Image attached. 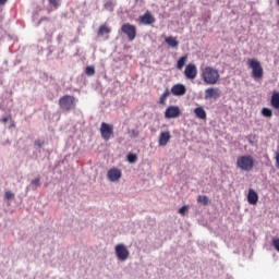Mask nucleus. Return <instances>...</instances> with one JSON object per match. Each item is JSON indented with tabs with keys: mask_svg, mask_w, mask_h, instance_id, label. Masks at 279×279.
<instances>
[{
	"mask_svg": "<svg viewBox=\"0 0 279 279\" xmlns=\"http://www.w3.org/2000/svg\"><path fill=\"white\" fill-rule=\"evenodd\" d=\"M201 80L207 86H215L219 84V80H221V75L219 74V70L213 66H205L201 69Z\"/></svg>",
	"mask_w": 279,
	"mask_h": 279,
	"instance_id": "nucleus-1",
	"label": "nucleus"
},
{
	"mask_svg": "<svg viewBox=\"0 0 279 279\" xmlns=\"http://www.w3.org/2000/svg\"><path fill=\"white\" fill-rule=\"evenodd\" d=\"M248 69H252V77L254 80H263L265 71L263 70V64L258 59H248L247 60Z\"/></svg>",
	"mask_w": 279,
	"mask_h": 279,
	"instance_id": "nucleus-2",
	"label": "nucleus"
},
{
	"mask_svg": "<svg viewBox=\"0 0 279 279\" xmlns=\"http://www.w3.org/2000/svg\"><path fill=\"white\" fill-rule=\"evenodd\" d=\"M77 104V99L71 95H64L59 99V107L63 112H71V110L75 109Z\"/></svg>",
	"mask_w": 279,
	"mask_h": 279,
	"instance_id": "nucleus-3",
	"label": "nucleus"
},
{
	"mask_svg": "<svg viewBox=\"0 0 279 279\" xmlns=\"http://www.w3.org/2000/svg\"><path fill=\"white\" fill-rule=\"evenodd\" d=\"M236 167L242 171H252L254 169V158L250 155L240 156L236 159Z\"/></svg>",
	"mask_w": 279,
	"mask_h": 279,
	"instance_id": "nucleus-4",
	"label": "nucleus"
},
{
	"mask_svg": "<svg viewBox=\"0 0 279 279\" xmlns=\"http://www.w3.org/2000/svg\"><path fill=\"white\" fill-rule=\"evenodd\" d=\"M100 134L104 141H110V138L114 136V126L112 124L102 122L100 125Z\"/></svg>",
	"mask_w": 279,
	"mask_h": 279,
	"instance_id": "nucleus-5",
	"label": "nucleus"
},
{
	"mask_svg": "<svg viewBox=\"0 0 279 279\" xmlns=\"http://www.w3.org/2000/svg\"><path fill=\"white\" fill-rule=\"evenodd\" d=\"M114 250L118 260H122L123 263L130 258V251L125 244H117Z\"/></svg>",
	"mask_w": 279,
	"mask_h": 279,
	"instance_id": "nucleus-6",
	"label": "nucleus"
},
{
	"mask_svg": "<svg viewBox=\"0 0 279 279\" xmlns=\"http://www.w3.org/2000/svg\"><path fill=\"white\" fill-rule=\"evenodd\" d=\"M121 32H122V34H125V36H128L130 41H132V40H134V38H136V26H134L130 23H124L121 26Z\"/></svg>",
	"mask_w": 279,
	"mask_h": 279,
	"instance_id": "nucleus-7",
	"label": "nucleus"
},
{
	"mask_svg": "<svg viewBox=\"0 0 279 279\" xmlns=\"http://www.w3.org/2000/svg\"><path fill=\"white\" fill-rule=\"evenodd\" d=\"M123 175V172H121V169L119 168H111L107 172V178L109 182H119Z\"/></svg>",
	"mask_w": 279,
	"mask_h": 279,
	"instance_id": "nucleus-8",
	"label": "nucleus"
},
{
	"mask_svg": "<svg viewBox=\"0 0 279 279\" xmlns=\"http://www.w3.org/2000/svg\"><path fill=\"white\" fill-rule=\"evenodd\" d=\"M182 112L178 106H169L165 111V119H178Z\"/></svg>",
	"mask_w": 279,
	"mask_h": 279,
	"instance_id": "nucleus-9",
	"label": "nucleus"
},
{
	"mask_svg": "<svg viewBox=\"0 0 279 279\" xmlns=\"http://www.w3.org/2000/svg\"><path fill=\"white\" fill-rule=\"evenodd\" d=\"M184 75L186 80H195L197 77V65L190 63L185 66Z\"/></svg>",
	"mask_w": 279,
	"mask_h": 279,
	"instance_id": "nucleus-10",
	"label": "nucleus"
},
{
	"mask_svg": "<svg viewBox=\"0 0 279 279\" xmlns=\"http://www.w3.org/2000/svg\"><path fill=\"white\" fill-rule=\"evenodd\" d=\"M221 92L217 87H208L205 89V99H219Z\"/></svg>",
	"mask_w": 279,
	"mask_h": 279,
	"instance_id": "nucleus-11",
	"label": "nucleus"
},
{
	"mask_svg": "<svg viewBox=\"0 0 279 279\" xmlns=\"http://www.w3.org/2000/svg\"><path fill=\"white\" fill-rule=\"evenodd\" d=\"M171 93L175 97H182V95H186V86L183 84H175L171 87Z\"/></svg>",
	"mask_w": 279,
	"mask_h": 279,
	"instance_id": "nucleus-12",
	"label": "nucleus"
},
{
	"mask_svg": "<svg viewBox=\"0 0 279 279\" xmlns=\"http://www.w3.org/2000/svg\"><path fill=\"white\" fill-rule=\"evenodd\" d=\"M140 22L143 25H154V23H156V17L147 11L144 15L140 16Z\"/></svg>",
	"mask_w": 279,
	"mask_h": 279,
	"instance_id": "nucleus-13",
	"label": "nucleus"
},
{
	"mask_svg": "<svg viewBox=\"0 0 279 279\" xmlns=\"http://www.w3.org/2000/svg\"><path fill=\"white\" fill-rule=\"evenodd\" d=\"M169 141H171V133L169 131L161 132L158 141L159 146L167 147V145L169 144Z\"/></svg>",
	"mask_w": 279,
	"mask_h": 279,
	"instance_id": "nucleus-14",
	"label": "nucleus"
},
{
	"mask_svg": "<svg viewBox=\"0 0 279 279\" xmlns=\"http://www.w3.org/2000/svg\"><path fill=\"white\" fill-rule=\"evenodd\" d=\"M247 202L251 206H256V204H258V193H256L254 189L248 190Z\"/></svg>",
	"mask_w": 279,
	"mask_h": 279,
	"instance_id": "nucleus-15",
	"label": "nucleus"
},
{
	"mask_svg": "<svg viewBox=\"0 0 279 279\" xmlns=\"http://www.w3.org/2000/svg\"><path fill=\"white\" fill-rule=\"evenodd\" d=\"M110 32H112V29L108 24H101L98 28V36H106V39L108 40L110 38Z\"/></svg>",
	"mask_w": 279,
	"mask_h": 279,
	"instance_id": "nucleus-16",
	"label": "nucleus"
},
{
	"mask_svg": "<svg viewBox=\"0 0 279 279\" xmlns=\"http://www.w3.org/2000/svg\"><path fill=\"white\" fill-rule=\"evenodd\" d=\"M165 43L172 49H178L180 46V41H178V38L173 36L166 37Z\"/></svg>",
	"mask_w": 279,
	"mask_h": 279,
	"instance_id": "nucleus-17",
	"label": "nucleus"
},
{
	"mask_svg": "<svg viewBox=\"0 0 279 279\" xmlns=\"http://www.w3.org/2000/svg\"><path fill=\"white\" fill-rule=\"evenodd\" d=\"M270 105L275 110H279V92H275L270 98Z\"/></svg>",
	"mask_w": 279,
	"mask_h": 279,
	"instance_id": "nucleus-18",
	"label": "nucleus"
},
{
	"mask_svg": "<svg viewBox=\"0 0 279 279\" xmlns=\"http://www.w3.org/2000/svg\"><path fill=\"white\" fill-rule=\"evenodd\" d=\"M194 114L197 119H202L203 121L206 120V110H204V107L195 108Z\"/></svg>",
	"mask_w": 279,
	"mask_h": 279,
	"instance_id": "nucleus-19",
	"label": "nucleus"
},
{
	"mask_svg": "<svg viewBox=\"0 0 279 279\" xmlns=\"http://www.w3.org/2000/svg\"><path fill=\"white\" fill-rule=\"evenodd\" d=\"M189 60V54H185L183 57H181L178 62H177V69L179 71H182V69H184V64H186V61Z\"/></svg>",
	"mask_w": 279,
	"mask_h": 279,
	"instance_id": "nucleus-20",
	"label": "nucleus"
},
{
	"mask_svg": "<svg viewBox=\"0 0 279 279\" xmlns=\"http://www.w3.org/2000/svg\"><path fill=\"white\" fill-rule=\"evenodd\" d=\"M197 203L202 204L203 206H208V204H210V199L206 195H198Z\"/></svg>",
	"mask_w": 279,
	"mask_h": 279,
	"instance_id": "nucleus-21",
	"label": "nucleus"
},
{
	"mask_svg": "<svg viewBox=\"0 0 279 279\" xmlns=\"http://www.w3.org/2000/svg\"><path fill=\"white\" fill-rule=\"evenodd\" d=\"M169 95H171V92H169V89H166L163 94L160 96L159 104L161 106H165L167 104V98L169 97Z\"/></svg>",
	"mask_w": 279,
	"mask_h": 279,
	"instance_id": "nucleus-22",
	"label": "nucleus"
},
{
	"mask_svg": "<svg viewBox=\"0 0 279 279\" xmlns=\"http://www.w3.org/2000/svg\"><path fill=\"white\" fill-rule=\"evenodd\" d=\"M262 114H263V117H266L267 119H271V117L274 116V111H271V109H269V108H263Z\"/></svg>",
	"mask_w": 279,
	"mask_h": 279,
	"instance_id": "nucleus-23",
	"label": "nucleus"
},
{
	"mask_svg": "<svg viewBox=\"0 0 279 279\" xmlns=\"http://www.w3.org/2000/svg\"><path fill=\"white\" fill-rule=\"evenodd\" d=\"M49 4L54 8V10H58L60 5L62 4V0H48Z\"/></svg>",
	"mask_w": 279,
	"mask_h": 279,
	"instance_id": "nucleus-24",
	"label": "nucleus"
},
{
	"mask_svg": "<svg viewBox=\"0 0 279 279\" xmlns=\"http://www.w3.org/2000/svg\"><path fill=\"white\" fill-rule=\"evenodd\" d=\"M128 160H129V162L134 163V162H136V160H138V156L136 154H129Z\"/></svg>",
	"mask_w": 279,
	"mask_h": 279,
	"instance_id": "nucleus-25",
	"label": "nucleus"
},
{
	"mask_svg": "<svg viewBox=\"0 0 279 279\" xmlns=\"http://www.w3.org/2000/svg\"><path fill=\"white\" fill-rule=\"evenodd\" d=\"M85 73H86V75H95V66H93V65H89V66H87L86 69H85Z\"/></svg>",
	"mask_w": 279,
	"mask_h": 279,
	"instance_id": "nucleus-26",
	"label": "nucleus"
},
{
	"mask_svg": "<svg viewBox=\"0 0 279 279\" xmlns=\"http://www.w3.org/2000/svg\"><path fill=\"white\" fill-rule=\"evenodd\" d=\"M113 8H114V3L112 1H107L105 3V9L106 10H110V12H112Z\"/></svg>",
	"mask_w": 279,
	"mask_h": 279,
	"instance_id": "nucleus-27",
	"label": "nucleus"
},
{
	"mask_svg": "<svg viewBox=\"0 0 279 279\" xmlns=\"http://www.w3.org/2000/svg\"><path fill=\"white\" fill-rule=\"evenodd\" d=\"M186 210H189V205L182 206L179 209V215H181L182 217H184V215H186Z\"/></svg>",
	"mask_w": 279,
	"mask_h": 279,
	"instance_id": "nucleus-28",
	"label": "nucleus"
},
{
	"mask_svg": "<svg viewBox=\"0 0 279 279\" xmlns=\"http://www.w3.org/2000/svg\"><path fill=\"white\" fill-rule=\"evenodd\" d=\"M31 184H32L33 186H35V189L38 187V186H40V178L34 179V180L31 182Z\"/></svg>",
	"mask_w": 279,
	"mask_h": 279,
	"instance_id": "nucleus-29",
	"label": "nucleus"
},
{
	"mask_svg": "<svg viewBox=\"0 0 279 279\" xmlns=\"http://www.w3.org/2000/svg\"><path fill=\"white\" fill-rule=\"evenodd\" d=\"M4 197L5 199H14V193H12L11 191H7L4 193Z\"/></svg>",
	"mask_w": 279,
	"mask_h": 279,
	"instance_id": "nucleus-30",
	"label": "nucleus"
},
{
	"mask_svg": "<svg viewBox=\"0 0 279 279\" xmlns=\"http://www.w3.org/2000/svg\"><path fill=\"white\" fill-rule=\"evenodd\" d=\"M35 145H37V147H43L45 145V142H43L40 140H36Z\"/></svg>",
	"mask_w": 279,
	"mask_h": 279,
	"instance_id": "nucleus-31",
	"label": "nucleus"
},
{
	"mask_svg": "<svg viewBox=\"0 0 279 279\" xmlns=\"http://www.w3.org/2000/svg\"><path fill=\"white\" fill-rule=\"evenodd\" d=\"M8 3V0H0V5H5Z\"/></svg>",
	"mask_w": 279,
	"mask_h": 279,
	"instance_id": "nucleus-32",
	"label": "nucleus"
},
{
	"mask_svg": "<svg viewBox=\"0 0 279 279\" xmlns=\"http://www.w3.org/2000/svg\"><path fill=\"white\" fill-rule=\"evenodd\" d=\"M9 119L10 118H8V117L2 118V123H8Z\"/></svg>",
	"mask_w": 279,
	"mask_h": 279,
	"instance_id": "nucleus-33",
	"label": "nucleus"
},
{
	"mask_svg": "<svg viewBox=\"0 0 279 279\" xmlns=\"http://www.w3.org/2000/svg\"><path fill=\"white\" fill-rule=\"evenodd\" d=\"M277 5L279 7V0H277Z\"/></svg>",
	"mask_w": 279,
	"mask_h": 279,
	"instance_id": "nucleus-34",
	"label": "nucleus"
}]
</instances>
